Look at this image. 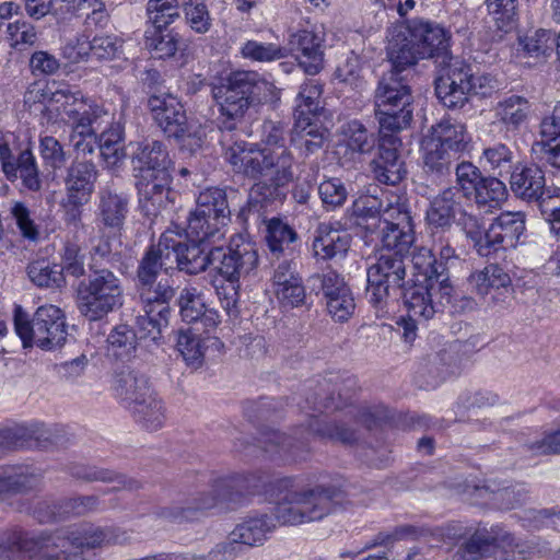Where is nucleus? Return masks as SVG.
I'll list each match as a JSON object with an SVG mask.
<instances>
[{"instance_id": "09e8293b", "label": "nucleus", "mask_w": 560, "mask_h": 560, "mask_svg": "<svg viewBox=\"0 0 560 560\" xmlns=\"http://www.w3.org/2000/svg\"><path fill=\"white\" fill-rule=\"evenodd\" d=\"M383 200L373 195H362L358 197L347 209V214L353 221L354 224L364 226L366 230H373L376 228V223H380L381 213L384 215Z\"/></svg>"}, {"instance_id": "052dcab7", "label": "nucleus", "mask_w": 560, "mask_h": 560, "mask_svg": "<svg viewBox=\"0 0 560 560\" xmlns=\"http://www.w3.org/2000/svg\"><path fill=\"white\" fill-rule=\"evenodd\" d=\"M147 16L150 26L166 27L179 18L178 0H148Z\"/></svg>"}, {"instance_id": "393cba45", "label": "nucleus", "mask_w": 560, "mask_h": 560, "mask_svg": "<svg viewBox=\"0 0 560 560\" xmlns=\"http://www.w3.org/2000/svg\"><path fill=\"white\" fill-rule=\"evenodd\" d=\"M532 113L528 98L511 94L494 105L492 124L500 126L505 133H516L529 121Z\"/></svg>"}, {"instance_id": "bf43d9fd", "label": "nucleus", "mask_w": 560, "mask_h": 560, "mask_svg": "<svg viewBox=\"0 0 560 560\" xmlns=\"http://www.w3.org/2000/svg\"><path fill=\"white\" fill-rule=\"evenodd\" d=\"M514 152L512 149L502 142H497L483 149L481 161L490 171L497 173L499 176L509 174L514 164Z\"/></svg>"}, {"instance_id": "9b49d317", "label": "nucleus", "mask_w": 560, "mask_h": 560, "mask_svg": "<svg viewBox=\"0 0 560 560\" xmlns=\"http://www.w3.org/2000/svg\"><path fill=\"white\" fill-rule=\"evenodd\" d=\"M400 296L404 299L408 314L424 322L447 305L452 306V312L456 311L455 305H452L454 298L452 283H444L436 279L427 281L417 279L411 287L401 291Z\"/></svg>"}, {"instance_id": "de8ad7c7", "label": "nucleus", "mask_w": 560, "mask_h": 560, "mask_svg": "<svg viewBox=\"0 0 560 560\" xmlns=\"http://www.w3.org/2000/svg\"><path fill=\"white\" fill-rule=\"evenodd\" d=\"M425 141L442 143L444 148L464 153L467 149L468 137L466 127L462 122L451 117L443 118L440 122L431 128V137Z\"/></svg>"}, {"instance_id": "864d4df0", "label": "nucleus", "mask_w": 560, "mask_h": 560, "mask_svg": "<svg viewBox=\"0 0 560 560\" xmlns=\"http://www.w3.org/2000/svg\"><path fill=\"white\" fill-rule=\"evenodd\" d=\"M430 237L432 242V252L435 253L439 258H436L438 270L440 276V281L444 283H451L448 268L456 260H458V256L456 255L455 248L452 245V234L448 232H430Z\"/></svg>"}, {"instance_id": "774afa93", "label": "nucleus", "mask_w": 560, "mask_h": 560, "mask_svg": "<svg viewBox=\"0 0 560 560\" xmlns=\"http://www.w3.org/2000/svg\"><path fill=\"white\" fill-rule=\"evenodd\" d=\"M517 0H486L489 14L499 30L510 32L516 22Z\"/></svg>"}, {"instance_id": "473e14b6", "label": "nucleus", "mask_w": 560, "mask_h": 560, "mask_svg": "<svg viewBox=\"0 0 560 560\" xmlns=\"http://www.w3.org/2000/svg\"><path fill=\"white\" fill-rule=\"evenodd\" d=\"M60 115L72 125V130L77 133L90 132L91 125H98V119L108 116L101 105L84 100L79 90H74L73 98H70Z\"/></svg>"}, {"instance_id": "2eb2a0df", "label": "nucleus", "mask_w": 560, "mask_h": 560, "mask_svg": "<svg viewBox=\"0 0 560 560\" xmlns=\"http://www.w3.org/2000/svg\"><path fill=\"white\" fill-rule=\"evenodd\" d=\"M212 260L225 280L238 281L256 269L258 253L249 241L242 236L233 237L228 247L212 246Z\"/></svg>"}, {"instance_id": "4d7b16f0", "label": "nucleus", "mask_w": 560, "mask_h": 560, "mask_svg": "<svg viewBox=\"0 0 560 560\" xmlns=\"http://www.w3.org/2000/svg\"><path fill=\"white\" fill-rule=\"evenodd\" d=\"M27 276L39 288H61L66 283L63 269L45 259L32 261L27 266Z\"/></svg>"}, {"instance_id": "a211bd4d", "label": "nucleus", "mask_w": 560, "mask_h": 560, "mask_svg": "<svg viewBox=\"0 0 560 560\" xmlns=\"http://www.w3.org/2000/svg\"><path fill=\"white\" fill-rule=\"evenodd\" d=\"M165 232H171L174 241L173 246H168L172 252V264L176 262L179 270L189 275H197L207 269L209 265H213L212 260V246L209 243H199L190 240L186 243L187 238L184 229L179 225H172Z\"/></svg>"}, {"instance_id": "c756f323", "label": "nucleus", "mask_w": 560, "mask_h": 560, "mask_svg": "<svg viewBox=\"0 0 560 560\" xmlns=\"http://www.w3.org/2000/svg\"><path fill=\"white\" fill-rule=\"evenodd\" d=\"M468 283L481 296L491 294L494 302L504 301L501 296L512 291L510 275L497 264H489L483 269L471 272Z\"/></svg>"}, {"instance_id": "69168bd1", "label": "nucleus", "mask_w": 560, "mask_h": 560, "mask_svg": "<svg viewBox=\"0 0 560 560\" xmlns=\"http://www.w3.org/2000/svg\"><path fill=\"white\" fill-rule=\"evenodd\" d=\"M182 7L186 23L194 32L198 34L209 32L212 19L206 0H183Z\"/></svg>"}, {"instance_id": "49530a36", "label": "nucleus", "mask_w": 560, "mask_h": 560, "mask_svg": "<svg viewBox=\"0 0 560 560\" xmlns=\"http://www.w3.org/2000/svg\"><path fill=\"white\" fill-rule=\"evenodd\" d=\"M70 475L77 479L86 481V482H117L118 487L116 489H127L130 491L138 490L142 487L141 482L129 478L122 474L101 468L96 466H90L84 464H74L70 467Z\"/></svg>"}, {"instance_id": "dca6fc26", "label": "nucleus", "mask_w": 560, "mask_h": 560, "mask_svg": "<svg viewBox=\"0 0 560 560\" xmlns=\"http://www.w3.org/2000/svg\"><path fill=\"white\" fill-rule=\"evenodd\" d=\"M402 25L422 59L435 58L440 63L446 61L451 54L452 33L450 30L434 21L422 18L408 20Z\"/></svg>"}, {"instance_id": "2f4dec72", "label": "nucleus", "mask_w": 560, "mask_h": 560, "mask_svg": "<svg viewBox=\"0 0 560 560\" xmlns=\"http://www.w3.org/2000/svg\"><path fill=\"white\" fill-rule=\"evenodd\" d=\"M154 301H141L144 314L137 316V335L139 340H151L158 342L162 338V330L168 325L171 308L168 302L171 300H162V298L153 299Z\"/></svg>"}, {"instance_id": "37998d69", "label": "nucleus", "mask_w": 560, "mask_h": 560, "mask_svg": "<svg viewBox=\"0 0 560 560\" xmlns=\"http://www.w3.org/2000/svg\"><path fill=\"white\" fill-rule=\"evenodd\" d=\"M471 495L474 503H490L501 510H510L523 502L525 491L523 488L499 487L491 481L482 486H474Z\"/></svg>"}, {"instance_id": "8fccbe9b", "label": "nucleus", "mask_w": 560, "mask_h": 560, "mask_svg": "<svg viewBox=\"0 0 560 560\" xmlns=\"http://www.w3.org/2000/svg\"><path fill=\"white\" fill-rule=\"evenodd\" d=\"M341 145L351 156L370 154L375 148V137L359 120H350L341 127Z\"/></svg>"}, {"instance_id": "aec40b11", "label": "nucleus", "mask_w": 560, "mask_h": 560, "mask_svg": "<svg viewBox=\"0 0 560 560\" xmlns=\"http://www.w3.org/2000/svg\"><path fill=\"white\" fill-rule=\"evenodd\" d=\"M289 44L305 73L315 75L323 70L325 32L322 27L299 30L291 34Z\"/></svg>"}, {"instance_id": "5fc2aeb1", "label": "nucleus", "mask_w": 560, "mask_h": 560, "mask_svg": "<svg viewBox=\"0 0 560 560\" xmlns=\"http://www.w3.org/2000/svg\"><path fill=\"white\" fill-rule=\"evenodd\" d=\"M194 211L211 213L218 218L229 219L231 221V210L226 190L220 187H208L201 190L196 198Z\"/></svg>"}, {"instance_id": "79ce46f5", "label": "nucleus", "mask_w": 560, "mask_h": 560, "mask_svg": "<svg viewBox=\"0 0 560 560\" xmlns=\"http://www.w3.org/2000/svg\"><path fill=\"white\" fill-rule=\"evenodd\" d=\"M114 389L128 409L154 393L145 375L129 369L116 375Z\"/></svg>"}, {"instance_id": "c9c22d12", "label": "nucleus", "mask_w": 560, "mask_h": 560, "mask_svg": "<svg viewBox=\"0 0 560 560\" xmlns=\"http://www.w3.org/2000/svg\"><path fill=\"white\" fill-rule=\"evenodd\" d=\"M514 546V537L503 527L492 526L490 530H477L460 547L465 560H478L482 558L491 547L505 549Z\"/></svg>"}, {"instance_id": "4be33fe9", "label": "nucleus", "mask_w": 560, "mask_h": 560, "mask_svg": "<svg viewBox=\"0 0 560 560\" xmlns=\"http://www.w3.org/2000/svg\"><path fill=\"white\" fill-rule=\"evenodd\" d=\"M139 180L137 188L141 207L148 214L156 215L161 209H164L172 202L171 172L135 175Z\"/></svg>"}, {"instance_id": "13d9d810", "label": "nucleus", "mask_w": 560, "mask_h": 560, "mask_svg": "<svg viewBox=\"0 0 560 560\" xmlns=\"http://www.w3.org/2000/svg\"><path fill=\"white\" fill-rule=\"evenodd\" d=\"M211 339H202L191 330H180L178 332L176 347L185 362L194 368H199L203 362L206 342Z\"/></svg>"}, {"instance_id": "6e6552de", "label": "nucleus", "mask_w": 560, "mask_h": 560, "mask_svg": "<svg viewBox=\"0 0 560 560\" xmlns=\"http://www.w3.org/2000/svg\"><path fill=\"white\" fill-rule=\"evenodd\" d=\"M14 329L23 347L35 345L43 350L61 347L68 336L63 312L51 304L39 306L31 319L21 306H16Z\"/></svg>"}, {"instance_id": "680f3d73", "label": "nucleus", "mask_w": 560, "mask_h": 560, "mask_svg": "<svg viewBox=\"0 0 560 560\" xmlns=\"http://www.w3.org/2000/svg\"><path fill=\"white\" fill-rule=\"evenodd\" d=\"M307 431L310 435L329 439L342 444L350 445L358 440L357 432L354 430L336 423H325L314 415H311Z\"/></svg>"}, {"instance_id": "39448f33", "label": "nucleus", "mask_w": 560, "mask_h": 560, "mask_svg": "<svg viewBox=\"0 0 560 560\" xmlns=\"http://www.w3.org/2000/svg\"><path fill=\"white\" fill-rule=\"evenodd\" d=\"M220 143L224 160L234 173L249 179H260L282 165L294 164L290 149H264L258 143L247 142L234 132H222Z\"/></svg>"}, {"instance_id": "423d86ee", "label": "nucleus", "mask_w": 560, "mask_h": 560, "mask_svg": "<svg viewBox=\"0 0 560 560\" xmlns=\"http://www.w3.org/2000/svg\"><path fill=\"white\" fill-rule=\"evenodd\" d=\"M375 117L380 132L395 133L407 128L413 116V96L407 74L385 73L375 90Z\"/></svg>"}, {"instance_id": "0eeeda50", "label": "nucleus", "mask_w": 560, "mask_h": 560, "mask_svg": "<svg viewBox=\"0 0 560 560\" xmlns=\"http://www.w3.org/2000/svg\"><path fill=\"white\" fill-rule=\"evenodd\" d=\"M89 267V276L77 287V306L86 319L100 320L122 305V282L108 268Z\"/></svg>"}, {"instance_id": "a19ab883", "label": "nucleus", "mask_w": 560, "mask_h": 560, "mask_svg": "<svg viewBox=\"0 0 560 560\" xmlns=\"http://www.w3.org/2000/svg\"><path fill=\"white\" fill-rule=\"evenodd\" d=\"M258 443L271 457H279L283 460H303L310 451L307 442L293 440L273 430L262 433Z\"/></svg>"}, {"instance_id": "7c9ffc66", "label": "nucleus", "mask_w": 560, "mask_h": 560, "mask_svg": "<svg viewBox=\"0 0 560 560\" xmlns=\"http://www.w3.org/2000/svg\"><path fill=\"white\" fill-rule=\"evenodd\" d=\"M97 177L98 170L94 161L72 160L65 177V196L90 201Z\"/></svg>"}, {"instance_id": "f03ea898", "label": "nucleus", "mask_w": 560, "mask_h": 560, "mask_svg": "<svg viewBox=\"0 0 560 560\" xmlns=\"http://www.w3.org/2000/svg\"><path fill=\"white\" fill-rule=\"evenodd\" d=\"M127 540V533L118 527L90 523L32 536L8 530L0 534V560H11L19 552H25L35 560H96L103 548Z\"/></svg>"}, {"instance_id": "f704fd0d", "label": "nucleus", "mask_w": 560, "mask_h": 560, "mask_svg": "<svg viewBox=\"0 0 560 560\" xmlns=\"http://www.w3.org/2000/svg\"><path fill=\"white\" fill-rule=\"evenodd\" d=\"M351 244L348 232L334 226L332 223H320L313 241L314 256L322 260L343 257Z\"/></svg>"}, {"instance_id": "20e7f679", "label": "nucleus", "mask_w": 560, "mask_h": 560, "mask_svg": "<svg viewBox=\"0 0 560 560\" xmlns=\"http://www.w3.org/2000/svg\"><path fill=\"white\" fill-rule=\"evenodd\" d=\"M212 95L225 119L222 132H233L236 121L243 118L255 98L268 102L277 96L276 86L255 71L238 70L213 85Z\"/></svg>"}, {"instance_id": "1a4fd4ad", "label": "nucleus", "mask_w": 560, "mask_h": 560, "mask_svg": "<svg viewBox=\"0 0 560 560\" xmlns=\"http://www.w3.org/2000/svg\"><path fill=\"white\" fill-rule=\"evenodd\" d=\"M406 258L392 252H381L376 262L368 268L366 298L375 308L383 311L390 301L400 296L406 284Z\"/></svg>"}, {"instance_id": "a878e982", "label": "nucleus", "mask_w": 560, "mask_h": 560, "mask_svg": "<svg viewBox=\"0 0 560 560\" xmlns=\"http://www.w3.org/2000/svg\"><path fill=\"white\" fill-rule=\"evenodd\" d=\"M131 163L136 175L171 172L173 166L164 142L148 139L135 144Z\"/></svg>"}, {"instance_id": "cd10ccee", "label": "nucleus", "mask_w": 560, "mask_h": 560, "mask_svg": "<svg viewBox=\"0 0 560 560\" xmlns=\"http://www.w3.org/2000/svg\"><path fill=\"white\" fill-rule=\"evenodd\" d=\"M42 483L39 469L28 465H10L0 467V501L16 494H26Z\"/></svg>"}, {"instance_id": "a18cd8bd", "label": "nucleus", "mask_w": 560, "mask_h": 560, "mask_svg": "<svg viewBox=\"0 0 560 560\" xmlns=\"http://www.w3.org/2000/svg\"><path fill=\"white\" fill-rule=\"evenodd\" d=\"M47 439V432L39 423L18 424L0 429V455L10 450L30 447L33 442L39 444Z\"/></svg>"}, {"instance_id": "f8f14e48", "label": "nucleus", "mask_w": 560, "mask_h": 560, "mask_svg": "<svg viewBox=\"0 0 560 560\" xmlns=\"http://www.w3.org/2000/svg\"><path fill=\"white\" fill-rule=\"evenodd\" d=\"M382 228V252H392L407 257L415 243L412 218L407 201L400 196H392L384 209Z\"/></svg>"}, {"instance_id": "ea45409f", "label": "nucleus", "mask_w": 560, "mask_h": 560, "mask_svg": "<svg viewBox=\"0 0 560 560\" xmlns=\"http://www.w3.org/2000/svg\"><path fill=\"white\" fill-rule=\"evenodd\" d=\"M144 46L153 58L163 60L185 49L182 35L170 26H149L144 32Z\"/></svg>"}, {"instance_id": "e433bc0d", "label": "nucleus", "mask_w": 560, "mask_h": 560, "mask_svg": "<svg viewBox=\"0 0 560 560\" xmlns=\"http://www.w3.org/2000/svg\"><path fill=\"white\" fill-rule=\"evenodd\" d=\"M532 153L538 162L560 167V124L555 113L542 118L539 140L533 143Z\"/></svg>"}, {"instance_id": "f3484780", "label": "nucleus", "mask_w": 560, "mask_h": 560, "mask_svg": "<svg viewBox=\"0 0 560 560\" xmlns=\"http://www.w3.org/2000/svg\"><path fill=\"white\" fill-rule=\"evenodd\" d=\"M0 163L9 180L20 177L27 189L39 190L40 179L36 159L28 145L24 149L18 148L12 135L0 138Z\"/></svg>"}, {"instance_id": "ddd939ff", "label": "nucleus", "mask_w": 560, "mask_h": 560, "mask_svg": "<svg viewBox=\"0 0 560 560\" xmlns=\"http://www.w3.org/2000/svg\"><path fill=\"white\" fill-rule=\"evenodd\" d=\"M442 74L435 80V93L444 106L463 107L471 91H476L472 69L469 65L451 54L442 63Z\"/></svg>"}, {"instance_id": "4468645a", "label": "nucleus", "mask_w": 560, "mask_h": 560, "mask_svg": "<svg viewBox=\"0 0 560 560\" xmlns=\"http://www.w3.org/2000/svg\"><path fill=\"white\" fill-rule=\"evenodd\" d=\"M148 105L155 122L167 137L183 142L191 138L194 144L201 145V136L190 131L184 106L176 96L170 93L153 94L149 97Z\"/></svg>"}, {"instance_id": "c85d7f7f", "label": "nucleus", "mask_w": 560, "mask_h": 560, "mask_svg": "<svg viewBox=\"0 0 560 560\" xmlns=\"http://www.w3.org/2000/svg\"><path fill=\"white\" fill-rule=\"evenodd\" d=\"M386 50L392 63L389 72H397V75L407 74L408 77L411 67L422 59L402 24L396 25L389 31Z\"/></svg>"}, {"instance_id": "b1692460", "label": "nucleus", "mask_w": 560, "mask_h": 560, "mask_svg": "<svg viewBox=\"0 0 560 560\" xmlns=\"http://www.w3.org/2000/svg\"><path fill=\"white\" fill-rule=\"evenodd\" d=\"M423 173L427 180L432 184H440L447 179L452 174L453 168L462 159L463 154L452 148H444L442 143L423 141Z\"/></svg>"}, {"instance_id": "3c124183", "label": "nucleus", "mask_w": 560, "mask_h": 560, "mask_svg": "<svg viewBox=\"0 0 560 560\" xmlns=\"http://www.w3.org/2000/svg\"><path fill=\"white\" fill-rule=\"evenodd\" d=\"M320 84L310 79L300 88V92L295 100L294 116L298 120V126L302 124L310 125V120L317 114L320 108Z\"/></svg>"}, {"instance_id": "7ed1b4c3", "label": "nucleus", "mask_w": 560, "mask_h": 560, "mask_svg": "<svg viewBox=\"0 0 560 560\" xmlns=\"http://www.w3.org/2000/svg\"><path fill=\"white\" fill-rule=\"evenodd\" d=\"M262 486L253 474L220 478L208 489L196 492L184 505L156 508L153 515L166 522L180 523L198 520L213 510H235L247 494L259 491Z\"/></svg>"}, {"instance_id": "c03bdc74", "label": "nucleus", "mask_w": 560, "mask_h": 560, "mask_svg": "<svg viewBox=\"0 0 560 560\" xmlns=\"http://www.w3.org/2000/svg\"><path fill=\"white\" fill-rule=\"evenodd\" d=\"M269 175L270 178L268 180L262 178L256 179L257 182L253 185L249 192L250 200L260 202L261 207L281 198V188L294 178L293 164L282 165Z\"/></svg>"}, {"instance_id": "4c0bfd02", "label": "nucleus", "mask_w": 560, "mask_h": 560, "mask_svg": "<svg viewBox=\"0 0 560 560\" xmlns=\"http://www.w3.org/2000/svg\"><path fill=\"white\" fill-rule=\"evenodd\" d=\"M229 222V219L191 210L184 233L186 237L199 243L214 244L225 236Z\"/></svg>"}, {"instance_id": "412c9836", "label": "nucleus", "mask_w": 560, "mask_h": 560, "mask_svg": "<svg viewBox=\"0 0 560 560\" xmlns=\"http://www.w3.org/2000/svg\"><path fill=\"white\" fill-rule=\"evenodd\" d=\"M388 133H381L378 154L371 162V168L380 184L396 186L405 178L407 171L398 153L400 142Z\"/></svg>"}, {"instance_id": "5701e85b", "label": "nucleus", "mask_w": 560, "mask_h": 560, "mask_svg": "<svg viewBox=\"0 0 560 560\" xmlns=\"http://www.w3.org/2000/svg\"><path fill=\"white\" fill-rule=\"evenodd\" d=\"M124 39L115 34L95 35L90 42L68 44L65 47V56L71 62H80L89 55L97 60H114L122 55Z\"/></svg>"}, {"instance_id": "e2e57ef3", "label": "nucleus", "mask_w": 560, "mask_h": 560, "mask_svg": "<svg viewBox=\"0 0 560 560\" xmlns=\"http://www.w3.org/2000/svg\"><path fill=\"white\" fill-rule=\"evenodd\" d=\"M139 337L128 325H117L107 338L109 350L119 359L129 358L136 350Z\"/></svg>"}, {"instance_id": "f257e3e1", "label": "nucleus", "mask_w": 560, "mask_h": 560, "mask_svg": "<svg viewBox=\"0 0 560 560\" xmlns=\"http://www.w3.org/2000/svg\"><path fill=\"white\" fill-rule=\"evenodd\" d=\"M278 493L272 513L255 514L244 518L229 534L226 541L217 545L223 557L236 555L237 545L262 546L278 525L298 526L322 521L332 514L345 498L343 490L336 485L301 487L295 477H282L271 482Z\"/></svg>"}, {"instance_id": "0e129e2a", "label": "nucleus", "mask_w": 560, "mask_h": 560, "mask_svg": "<svg viewBox=\"0 0 560 560\" xmlns=\"http://www.w3.org/2000/svg\"><path fill=\"white\" fill-rule=\"evenodd\" d=\"M38 150L43 165L46 168L56 172L65 167L68 153L58 139L52 136H40Z\"/></svg>"}, {"instance_id": "bb28decb", "label": "nucleus", "mask_w": 560, "mask_h": 560, "mask_svg": "<svg viewBox=\"0 0 560 560\" xmlns=\"http://www.w3.org/2000/svg\"><path fill=\"white\" fill-rule=\"evenodd\" d=\"M462 212L460 195L454 187L443 189L432 198L425 212V220L430 232H448Z\"/></svg>"}, {"instance_id": "6ab92c4d", "label": "nucleus", "mask_w": 560, "mask_h": 560, "mask_svg": "<svg viewBox=\"0 0 560 560\" xmlns=\"http://www.w3.org/2000/svg\"><path fill=\"white\" fill-rule=\"evenodd\" d=\"M525 231V220L521 212H503L497 217L486 230L483 246H479V255L490 257L499 250L516 247Z\"/></svg>"}, {"instance_id": "72a5a7b5", "label": "nucleus", "mask_w": 560, "mask_h": 560, "mask_svg": "<svg viewBox=\"0 0 560 560\" xmlns=\"http://www.w3.org/2000/svg\"><path fill=\"white\" fill-rule=\"evenodd\" d=\"M129 200L126 195L113 190L110 187H104L98 191V203L96 219L103 225V229L119 232L128 214Z\"/></svg>"}, {"instance_id": "603ef678", "label": "nucleus", "mask_w": 560, "mask_h": 560, "mask_svg": "<svg viewBox=\"0 0 560 560\" xmlns=\"http://www.w3.org/2000/svg\"><path fill=\"white\" fill-rule=\"evenodd\" d=\"M129 410L136 422L148 431L161 429L166 420L164 405L154 393L142 401L135 404Z\"/></svg>"}, {"instance_id": "338daca9", "label": "nucleus", "mask_w": 560, "mask_h": 560, "mask_svg": "<svg viewBox=\"0 0 560 560\" xmlns=\"http://www.w3.org/2000/svg\"><path fill=\"white\" fill-rule=\"evenodd\" d=\"M178 306L182 319L188 324H197L206 307L201 292L194 287H186L178 295Z\"/></svg>"}, {"instance_id": "6e6d98bb", "label": "nucleus", "mask_w": 560, "mask_h": 560, "mask_svg": "<svg viewBox=\"0 0 560 560\" xmlns=\"http://www.w3.org/2000/svg\"><path fill=\"white\" fill-rule=\"evenodd\" d=\"M472 196L479 208L494 209L499 207L508 196L505 184L497 177H482Z\"/></svg>"}, {"instance_id": "9d476101", "label": "nucleus", "mask_w": 560, "mask_h": 560, "mask_svg": "<svg viewBox=\"0 0 560 560\" xmlns=\"http://www.w3.org/2000/svg\"><path fill=\"white\" fill-rule=\"evenodd\" d=\"M171 232H164L156 245H152L143 255L137 270L138 292L141 301H154L153 299L172 300L174 290L167 283L158 282V275L162 269L172 267V252L168 246L174 245Z\"/></svg>"}, {"instance_id": "58836bf2", "label": "nucleus", "mask_w": 560, "mask_h": 560, "mask_svg": "<svg viewBox=\"0 0 560 560\" xmlns=\"http://www.w3.org/2000/svg\"><path fill=\"white\" fill-rule=\"evenodd\" d=\"M509 174L512 191L523 200H538L544 194L546 182L538 166L517 163Z\"/></svg>"}]
</instances>
